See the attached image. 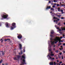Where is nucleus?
<instances>
[{"label": "nucleus", "instance_id": "obj_1", "mask_svg": "<svg viewBox=\"0 0 65 65\" xmlns=\"http://www.w3.org/2000/svg\"><path fill=\"white\" fill-rule=\"evenodd\" d=\"M54 41H51V44L52 45H54V43H56L57 42H58V41H59V43H60V42H63V41H61V39L60 38L58 37H56L55 39H54Z\"/></svg>", "mask_w": 65, "mask_h": 65}, {"label": "nucleus", "instance_id": "obj_2", "mask_svg": "<svg viewBox=\"0 0 65 65\" xmlns=\"http://www.w3.org/2000/svg\"><path fill=\"white\" fill-rule=\"evenodd\" d=\"M15 23H13L12 24V26L11 27V30H13L14 28L16 27V26H15Z\"/></svg>", "mask_w": 65, "mask_h": 65}, {"label": "nucleus", "instance_id": "obj_3", "mask_svg": "<svg viewBox=\"0 0 65 65\" xmlns=\"http://www.w3.org/2000/svg\"><path fill=\"white\" fill-rule=\"evenodd\" d=\"M2 18H3L2 19L1 18V20H3V19H6L7 18V17H8V15H5L4 14H3L2 16Z\"/></svg>", "mask_w": 65, "mask_h": 65}, {"label": "nucleus", "instance_id": "obj_4", "mask_svg": "<svg viewBox=\"0 0 65 65\" xmlns=\"http://www.w3.org/2000/svg\"><path fill=\"white\" fill-rule=\"evenodd\" d=\"M50 54H49L48 55V56H47V57H48V59H51V60H52V57H50Z\"/></svg>", "mask_w": 65, "mask_h": 65}, {"label": "nucleus", "instance_id": "obj_5", "mask_svg": "<svg viewBox=\"0 0 65 65\" xmlns=\"http://www.w3.org/2000/svg\"><path fill=\"white\" fill-rule=\"evenodd\" d=\"M18 38H19V39H21L22 38V37L21 36H19L18 37Z\"/></svg>", "mask_w": 65, "mask_h": 65}, {"label": "nucleus", "instance_id": "obj_6", "mask_svg": "<svg viewBox=\"0 0 65 65\" xmlns=\"http://www.w3.org/2000/svg\"><path fill=\"white\" fill-rule=\"evenodd\" d=\"M51 46L50 45H49L48 47V50L49 51H51Z\"/></svg>", "mask_w": 65, "mask_h": 65}, {"label": "nucleus", "instance_id": "obj_7", "mask_svg": "<svg viewBox=\"0 0 65 65\" xmlns=\"http://www.w3.org/2000/svg\"><path fill=\"white\" fill-rule=\"evenodd\" d=\"M61 29H62V31H64H64H65V28L61 27Z\"/></svg>", "mask_w": 65, "mask_h": 65}, {"label": "nucleus", "instance_id": "obj_8", "mask_svg": "<svg viewBox=\"0 0 65 65\" xmlns=\"http://www.w3.org/2000/svg\"><path fill=\"white\" fill-rule=\"evenodd\" d=\"M58 20H54V22H55V23L56 24H57V23H58Z\"/></svg>", "mask_w": 65, "mask_h": 65}, {"label": "nucleus", "instance_id": "obj_9", "mask_svg": "<svg viewBox=\"0 0 65 65\" xmlns=\"http://www.w3.org/2000/svg\"><path fill=\"white\" fill-rule=\"evenodd\" d=\"M53 19H55L56 20H58V21H59V20H60L59 19H58L57 18H56L55 17Z\"/></svg>", "mask_w": 65, "mask_h": 65}, {"label": "nucleus", "instance_id": "obj_10", "mask_svg": "<svg viewBox=\"0 0 65 65\" xmlns=\"http://www.w3.org/2000/svg\"><path fill=\"white\" fill-rule=\"evenodd\" d=\"M6 27H8V24L7 22L6 23Z\"/></svg>", "mask_w": 65, "mask_h": 65}, {"label": "nucleus", "instance_id": "obj_11", "mask_svg": "<svg viewBox=\"0 0 65 65\" xmlns=\"http://www.w3.org/2000/svg\"><path fill=\"white\" fill-rule=\"evenodd\" d=\"M19 46H20V49L21 50L22 49V48L21 47H22V45L21 44H19Z\"/></svg>", "mask_w": 65, "mask_h": 65}, {"label": "nucleus", "instance_id": "obj_12", "mask_svg": "<svg viewBox=\"0 0 65 65\" xmlns=\"http://www.w3.org/2000/svg\"><path fill=\"white\" fill-rule=\"evenodd\" d=\"M53 53V52H51V54H50V56H54V54H52Z\"/></svg>", "mask_w": 65, "mask_h": 65}, {"label": "nucleus", "instance_id": "obj_13", "mask_svg": "<svg viewBox=\"0 0 65 65\" xmlns=\"http://www.w3.org/2000/svg\"><path fill=\"white\" fill-rule=\"evenodd\" d=\"M51 8V6H48L47 7V8H46V9H50V8Z\"/></svg>", "mask_w": 65, "mask_h": 65}, {"label": "nucleus", "instance_id": "obj_14", "mask_svg": "<svg viewBox=\"0 0 65 65\" xmlns=\"http://www.w3.org/2000/svg\"><path fill=\"white\" fill-rule=\"evenodd\" d=\"M50 65H53L54 63L53 62H51L50 63Z\"/></svg>", "mask_w": 65, "mask_h": 65}, {"label": "nucleus", "instance_id": "obj_15", "mask_svg": "<svg viewBox=\"0 0 65 65\" xmlns=\"http://www.w3.org/2000/svg\"><path fill=\"white\" fill-rule=\"evenodd\" d=\"M54 33V31L53 30H51V34H53Z\"/></svg>", "mask_w": 65, "mask_h": 65}, {"label": "nucleus", "instance_id": "obj_16", "mask_svg": "<svg viewBox=\"0 0 65 65\" xmlns=\"http://www.w3.org/2000/svg\"><path fill=\"white\" fill-rule=\"evenodd\" d=\"M54 65H58V64H56V62H54Z\"/></svg>", "mask_w": 65, "mask_h": 65}, {"label": "nucleus", "instance_id": "obj_17", "mask_svg": "<svg viewBox=\"0 0 65 65\" xmlns=\"http://www.w3.org/2000/svg\"><path fill=\"white\" fill-rule=\"evenodd\" d=\"M10 40V39H6L5 40V41H7V40Z\"/></svg>", "mask_w": 65, "mask_h": 65}, {"label": "nucleus", "instance_id": "obj_18", "mask_svg": "<svg viewBox=\"0 0 65 65\" xmlns=\"http://www.w3.org/2000/svg\"><path fill=\"white\" fill-rule=\"evenodd\" d=\"M57 29H58V30H59V31H62V30H61L60 29H59V27L57 28Z\"/></svg>", "mask_w": 65, "mask_h": 65}, {"label": "nucleus", "instance_id": "obj_19", "mask_svg": "<svg viewBox=\"0 0 65 65\" xmlns=\"http://www.w3.org/2000/svg\"><path fill=\"white\" fill-rule=\"evenodd\" d=\"M57 1H57L56 0H54V2H57Z\"/></svg>", "mask_w": 65, "mask_h": 65}, {"label": "nucleus", "instance_id": "obj_20", "mask_svg": "<svg viewBox=\"0 0 65 65\" xmlns=\"http://www.w3.org/2000/svg\"><path fill=\"white\" fill-rule=\"evenodd\" d=\"M58 11H60V8H58Z\"/></svg>", "mask_w": 65, "mask_h": 65}, {"label": "nucleus", "instance_id": "obj_21", "mask_svg": "<svg viewBox=\"0 0 65 65\" xmlns=\"http://www.w3.org/2000/svg\"><path fill=\"white\" fill-rule=\"evenodd\" d=\"M61 12H62V14H63V10H61Z\"/></svg>", "mask_w": 65, "mask_h": 65}, {"label": "nucleus", "instance_id": "obj_22", "mask_svg": "<svg viewBox=\"0 0 65 65\" xmlns=\"http://www.w3.org/2000/svg\"><path fill=\"white\" fill-rule=\"evenodd\" d=\"M61 57H62V58H61V59H63L64 58V56H61Z\"/></svg>", "mask_w": 65, "mask_h": 65}, {"label": "nucleus", "instance_id": "obj_23", "mask_svg": "<svg viewBox=\"0 0 65 65\" xmlns=\"http://www.w3.org/2000/svg\"><path fill=\"white\" fill-rule=\"evenodd\" d=\"M1 53H2V55H4V54H3V53H4V52H3V51H2V52H1Z\"/></svg>", "mask_w": 65, "mask_h": 65}, {"label": "nucleus", "instance_id": "obj_24", "mask_svg": "<svg viewBox=\"0 0 65 65\" xmlns=\"http://www.w3.org/2000/svg\"><path fill=\"white\" fill-rule=\"evenodd\" d=\"M63 48V47H61V48H60V50L61 51V50H62Z\"/></svg>", "mask_w": 65, "mask_h": 65}, {"label": "nucleus", "instance_id": "obj_25", "mask_svg": "<svg viewBox=\"0 0 65 65\" xmlns=\"http://www.w3.org/2000/svg\"><path fill=\"white\" fill-rule=\"evenodd\" d=\"M2 62V60H1L0 61V63H1Z\"/></svg>", "mask_w": 65, "mask_h": 65}, {"label": "nucleus", "instance_id": "obj_26", "mask_svg": "<svg viewBox=\"0 0 65 65\" xmlns=\"http://www.w3.org/2000/svg\"><path fill=\"white\" fill-rule=\"evenodd\" d=\"M51 10H54V9H53V8H52L51 9Z\"/></svg>", "mask_w": 65, "mask_h": 65}, {"label": "nucleus", "instance_id": "obj_27", "mask_svg": "<svg viewBox=\"0 0 65 65\" xmlns=\"http://www.w3.org/2000/svg\"><path fill=\"white\" fill-rule=\"evenodd\" d=\"M59 55H62V53L60 52L59 53Z\"/></svg>", "mask_w": 65, "mask_h": 65}, {"label": "nucleus", "instance_id": "obj_28", "mask_svg": "<svg viewBox=\"0 0 65 65\" xmlns=\"http://www.w3.org/2000/svg\"><path fill=\"white\" fill-rule=\"evenodd\" d=\"M55 52H56V53H57L58 52V50L56 51Z\"/></svg>", "mask_w": 65, "mask_h": 65}, {"label": "nucleus", "instance_id": "obj_29", "mask_svg": "<svg viewBox=\"0 0 65 65\" xmlns=\"http://www.w3.org/2000/svg\"><path fill=\"white\" fill-rule=\"evenodd\" d=\"M62 62L60 61V62L59 63L60 64H62Z\"/></svg>", "mask_w": 65, "mask_h": 65}, {"label": "nucleus", "instance_id": "obj_30", "mask_svg": "<svg viewBox=\"0 0 65 65\" xmlns=\"http://www.w3.org/2000/svg\"><path fill=\"white\" fill-rule=\"evenodd\" d=\"M59 33H60V34H61L62 33V32L61 31H60L59 32Z\"/></svg>", "mask_w": 65, "mask_h": 65}, {"label": "nucleus", "instance_id": "obj_31", "mask_svg": "<svg viewBox=\"0 0 65 65\" xmlns=\"http://www.w3.org/2000/svg\"><path fill=\"white\" fill-rule=\"evenodd\" d=\"M57 6H59V4H57Z\"/></svg>", "mask_w": 65, "mask_h": 65}, {"label": "nucleus", "instance_id": "obj_32", "mask_svg": "<svg viewBox=\"0 0 65 65\" xmlns=\"http://www.w3.org/2000/svg\"><path fill=\"white\" fill-rule=\"evenodd\" d=\"M62 37H60V38H59L60 39H62Z\"/></svg>", "mask_w": 65, "mask_h": 65}, {"label": "nucleus", "instance_id": "obj_33", "mask_svg": "<svg viewBox=\"0 0 65 65\" xmlns=\"http://www.w3.org/2000/svg\"><path fill=\"white\" fill-rule=\"evenodd\" d=\"M63 45H65V43H63Z\"/></svg>", "mask_w": 65, "mask_h": 65}, {"label": "nucleus", "instance_id": "obj_34", "mask_svg": "<svg viewBox=\"0 0 65 65\" xmlns=\"http://www.w3.org/2000/svg\"><path fill=\"white\" fill-rule=\"evenodd\" d=\"M62 48V47H63V46L61 45L60 46Z\"/></svg>", "mask_w": 65, "mask_h": 65}, {"label": "nucleus", "instance_id": "obj_35", "mask_svg": "<svg viewBox=\"0 0 65 65\" xmlns=\"http://www.w3.org/2000/svg\"><path fill=\"white\" fill-rule=\"evenodd\" d=\"M63 53H65V51H63Z\"/></svg>", "mask_w": 65, "mask_h": 65}, {"label": "nucleus", "instance_id": "obj_36", "mask_svg": "<svg viewBox=\"0 0 65 65\" xmlns=\"http://www.w3.org/2000/svg\"><path fill=\"white\" fill-rule=\"evenodd\" d=\"M58 17H59V18H60V17H61V16L60 15H58Z\"/></svg>", "mask_w": 65, "mask_h": 65}, {"label": "nucleus", "instance_id": "obj_37", "mask_svg": "<svg viewBox=\"0 0 65 65\" xmlns=\"http://www.w3.org/2000/svg\"><path fill=\"white\" fill-rule=\"evenodd\" d=\"M57 62L58 63L59 62V60H57Z\"/></svg>", "mask_w": 65, "mask_h": 65}, {"label": "nucleus", "instance_id": "obj_38", "mask_svg": "<svg viewBox=\"0 0 65 65\" xmlns=\"http://www.w3.org/2000/svg\"><path fill=\"white\" fill-rule=\"evenodd\" d=\"M55 6H53V7L54 8L55 7Z\"/></svg>", "mask_w": 65, "mask_h": 65}, {"label": "nucleus", "instance_id": "obj_39", "mask_svg": "<svg viewBox=\"0 0 65 65\" xmlns=\"http://www.w3.org/2000/svg\"><path fill=\"white\" fill-rule=\"evenodd\" d=\"M49 3H51V1H50L49 2Z\"/></svg>", "mask_w": 65, "mask_h": 65}, {"label": "nucleus", "instance_id": "obj_40", "mask_svg": "<svg viewBox=\"0 0 65 65\" xmlns=\"http://www.w3.org/2000/svg\"><path fill=\"white\" fill-rule=\"evenodd\" d=\"M64 19V18H63V17H62L61 18V19Z\"/></svg>", "mask_w": 65, "mask_h": 65}, {"label": "nucleus", "instance_id": "obj_41", "mask_svg": "<svg viewBox=\"0 0 65 65\" xmlns=\"http://www.w3.org/2000/svg\"><path fill=\"white\" fill-rule=\"evenodd\" d=\"M55 27H57V25H55Z\"/></svg>", "mask_w": 65, "mask_h": 65}, {"label": "nucleus", "instance_id": "obj_42", "mask_svg": "<svg viewBox=\"0 0 65 65\" xmlns=\"http://www.w3.org/2000/svg\"><path fill=\"white\" fill-rule=\"evenodd\" d=\"M52 59H53V60H54V58H52Z\"/></svg>", "mask_w": 65, "mask_h": 65}, {"label": "nucleus", "instance_id": "obj_43", "mask_svg": "<svg viewBox=\"0 0 65 65\" xmlns=\"http://www.w3.org/2000/svg\"><path fill=\"white\" fill-rule=\"evenodd\" d=\"M51 13H52V12H50Z\"/></svg>", "mask_w": 65, "mask_h": 65}, {"label": "nucleus", "instance_id": "obj_44", "mask_svg": "<svg viewBox=\"0 0 65 65\" xmlns=\"http://www.w3.org/2000/svg\"><path fill=\"white\" fill-rule=\"evenodd\" d=\"M24 52H25V50H24Z\"/></svg>", "mask_w": 65, "mask_h": 65}, {"label": "nucleus", "instance_id": "obj_45", "mask_svg": "<svg viewBox=\"0 0 65 65\" xmlns=\"http://www.w3.org/2000/svg\"><path fill=\"white\" fill-rule=\"evenodd\" d=\"M54 5H56V4H54Z\"/></svg>", "mask_w": 65, "mask_h": 65}, {"label": "nucleus", "instance_id": "obj_46", "mask_svg": "<svg viewBox=\"0 0 65 65\" xmlns=\"http://www.w3.org/2000/svg\"><path fill=\"white\" fill-rule=\"evenodd\" d=\"M50 36H51V37H52V35H50Z\"/></svg>", "mask_w": 65, "mask_h": 65}, {"label": "nucleus", "instance_id": "obj_47", "mask_svg": "<svg viewBox=\"0 0 65 65\" xmlns=\"http://www.w3.org/2000/svg\"><path fill=\"white\" fill-rule=\"evenodd\" d=\"M59 24H60V23H59V24H58V25H59Z\"/></svg>", "mask_w": 65, "mask_h": 65}, {"label": "nucleus", "instance_id": "obj_48", "mask_svg": "<svg viewBox=\"0 0 65 65\" xmlns=\"http://www.w3.org/2000/svg\"><path fill=\"white\" fill-rule=\"evenodd\" d=\"M64 25H65V23H64Z\"/></svg>", "mask_w": 65, "mask_h": 65}, {"label": "nucleus", "instance_id": "obj_49", "mask_svg": "<svg viewBox=\"0 0 65 65\" xmlns=\"http://www.w3.org/2000/svg\"><path fill=\"white\" fill-rule=\"evenodd\" d=\"M2 40V39H1V40Z\"/></svg>", "mask_w": 65, "mask_h": 65}, {"label": "nucleus", "instance_id": "obj_50", "mask_svg": "<svg viewBox=\"0 0 65 65\" xmlns=\"http://www.w3.org/2000/svg\"><path fill=\"white\" fill-rule=\"evenodd\" d=\"M3 41H3H2L1 42H2Z\"/></svg>", "mask_w": 65, "mask_h": 65}, {"label": "nucleus", "instance_id": "obj_51", "mask_svg": "<svg viewBox=\"0 0 65 65\" xmlns=\"http://www.w3.org/2000/svg\"><path fill=\"white\" fill-rule=\"evenodd\" d=\"M62 64H64V63H62Z\"/></svg>", "mask_w": 65, "mask_h": 65}, {"label": "nucleus", "instance_id": "obj_52", "mask_svg": "<svg viewBox=\"0 0 65 65\" xmlns=\"http://www.w3.org/2000/svg\"><path fill=\"white\" fill-rule=\"evenodd\" d=\"M1 26V24H0V26Z\"/></svg>", "mask_w": 65, "mask_h": 65}, {"label": "nucleus", "instance_id": "obj_53", "mask_svg": "<svg viewBox=\"0 0 65 65\" xmlns=\"http://www.w3.org/2000/svg\"><path fill=\"white\" fill-rule=\"evenodd\" d=\"M0 55H1V54H0Z\"/></svg>", "mask_w": 65, "mask_h": 65}, {"label": "nucleus", "instance_id": "obj_54", "mask_svg": "<svg viewBox=\"0 0 65 65\" xmlns=\"http://www.w3.org/2000/svg\"><path fill=\"white\" fill-rule=\"evenodd\" d=\"M21 54H22V53H21Z\"/></svg>", "mask_w": 65, "mask_h": 65}, {"label": "nucleus", "instance_id": "obj_55", "mask_svg": "<svg viewBox=\"0 0 65 65\" xmlns=\"http://www.w3.org/2000/svg\"><path fill=\"white\" fill-rule=\"evenodd\" d=\"M3 65H4V64H3Z\"/></svg>", "mask_w": 65, "mask_h": 65}, {"label": "nucleus", "instance_id": "obj_56", "mask_svg": "<svg viewBox=\"0 0 65 65\" xmlns=\"http://www.w3.org/2000/svg\"><path fill=\"white\" fill-rule=\"evenodd\" d=\"M19 54H20V53H19Z\"/></svg>", "mask_w": 65, "mask_h": 65}, {"label": "nucleus", "instance_id": "obj_57", "mask_svg": "<svg viewBox=\"0 0 65 65\" xmlns=\"http://www.w3.org/2000/svg\"><path fill=\"white\" fill-rule=\"evenodd\" d=\"M64 65H65V64H64Z\"/></svg>", "mask_w": 65, "mask_h": 65}, {"label": "nucleus", "instance_id": "obj_58", "mask_svg": "<svg viewBox=\"0 0 65 65\" xmlns=\"http://www.w3.org/2000/svg\"><path fill=\"white\" fill-rule=\"evenodd\" d=\"M64 55H65V54Z\"/></svg>", "mask_w": 65, "mask_h": 65}]
</instances>
